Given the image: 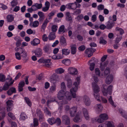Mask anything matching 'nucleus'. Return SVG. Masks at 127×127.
Returning <instances> with one entry per match:
<instances>
[{
	"label": "nucleus",
	"instance_id": "obj_1",
	"mask_svg": "<svg viewBox=\"0 0 127 127\" xmlns=\"http://www.w3.org/2000/svg\"><path fill=\"white\" fill-rule=\"evenodd\" d=\"M57 97L59 99L62 100L61 102L58 103L59 106V109L60 110V112H61L63 105L67 104L68 103L67 100H71L72 97L70 93L69 92L67 91L65 92V91L61 90L58 92Z\"/></svg>",
	"mask_w": 127,
	"mask_h": 127
},
{
	"label": "nucleus",
	"instance_id": "obj_2",
	"mask_svg": "<svg viewBox=\"0 0 127 127\" xmlns=\"http://www.w3.org/2000/svg\"><path fill=\"white\" fill-rule=\"evenodd\" d=\"M92 79L94 80L92 83V86L94 94V95L95 99L97 101H100L99 95L98 92L99 91V88L97 84L98 81V79L96 75H95L92 77Z\"/></svg>",
	"mask_w": 127,
	"mask_h": 127
},
{
	"label": "nucleus",
	"instance_id": "obj_3",
	"mask_svg": "<svg viewBox=\"0 0 127 127\" xmlns=\"http://www.w3.org/2000/svg\"><path fill=\"white\" fill-rule=\"evenodd\" d=\"M80 77H77L76 78L75 81L72 85V88L70 89V93L73 98H75L76 97V92L77 91L78 86L80 84Z\"/></svg>",
	"mask_w": 127,
	"mask_h": 127
},
{
	"label": "nucleus",
	"instance_id": "obj_4",
	"mask_svg": "<svg viewBox=\"0 0 127 127\" xmlns=\"http://www.w3.org/2000/svg\"><path fill=\"white\" fill-rule=\"evenodd\" d=\"M110 68L107 67L104 71L105 76H107L106 79V83L108 84H110L111 82V75H110Z\"/></svg>",
	"mask_w": 127,
	"mask_h": 127
},
{
	"label": "nucleus",
	"instance_id": "obj_5",
	"mask_svg": "<svg viewBox=\"0 0 127 127\" xmlns=\"http://www.w3.org/2000/svg\"><path fill=\"white\" fill-rule=\"evenodd\" d=\"M99 118L97 120L96 118H93L92 120H95L99 123H102L103 122L104 120H107L108 117V115L106 114H102L100 115L99 116Z\"/></svg>",
	"mask_w": 127,
	"mask_h": 127
},
{
	"label": "nucleus",
	"instance_id": "obj_6",
	"mask_svg": "<svg viewBox=\"0 0 127 127\" xmlns=\"http://www.w3.org/2000/svg\"><path fill=\"white\" fill-rule=\"evenodd\" d=\"M103 89L102 91L103 95L105 96H107L108 94L109 95L111 94V85H110L107 88V90L105 89L107 88V86L105 85H103Z\"/></svg>",
	"mask_w": 127,
	"mask_h": 127
},
{
	"label": "nucleus",
	"instance_id": "obj_7",
	"mask_svg": "<svg viewBox=\"0 0 127 127\" xmlns=\"http://www.w3.org/2000/svg\"><path fill=\"white\" fill-rule=\"evenodd\" d=\"M36 114L38 116L39 120L40 122L44 121L45 120L44 114L42 113L41 110L37 109L36 110Z\"/></svg>",
	"mask_w": 127,
	"mask_h": 127
},
{
	"label": "nucleus",
	"instance_id": "obj_8",
	"mask_svg": "<svg viewBox=\"0 0 127 127\" xmlns=\"http://www.w3.org/2000/svg\"><path fill=\"white\" fill-rule=\"evenodd\" d=\"M95 51V49L92 48H90L87 49L85 51L86 54L88 55L89 57H91L93 55V53Z\"/></svg>",
	"mask_w": 127,
	"mask_h": 127
},
{
	"label": "nucleus",
	"instance_id": "obj_9",
	"mask_svg": "<svg viewBox=\"0 0 127 127\" xmlns=\"http://www.w3.org/2000/svg\"><path fill=\"white\" fill-rule=\"evenodd\" d=\"M62 121L63 123L66 125L70 124V121L68 117L66 115H64L62 117Z\"/></svg>",
	"mask_w": 127,
	"mask_h": 127
},
{
	"label": "nucleus",
	"instance_id": "obj_10",
	"mask_svg": "<svg viewBox=\"0 0 127 127\" xmlns=\"http://www.w3.org/2000/svg\"><path fill=\"white\" fill-rule=\"evenodd\" d=\"M68 72L70 74L74 75L77 74L78 72L76 68L73 67H70L68 68Z\"/></svg>",
	"mask_w": 127,
	"mask_h": 127
},
{
	"label": "nucleus",
	"instance_id": "obj_11",
	"mask_svg": "<svg viewBox=\"0 0 127 127\" xmlns=\"http://www.w3.org/2000/svg\"><path fill=\"white\" fill-rule=\"evenodd\" d=\"M83 100L85 104L87 106H89L91 104V101L89 97L87 95H85L83 97Z\"/></svg>",
	"mask_w": 127,
	"mask_h": 127
},
{
	"label": "nucleus",
	"instance_id": "obj_12",
	"mask_svg": "<svg viewBox=\"0 0 127 127\" xmlns=\"http://www.w3.org/2000/svg\"><path fill=\"white\" fill-rule=\"evenodd\" d=\"M77 108L76 107L73 106L70 109V113L71 117H74L76 114Z\"/></svg>",
	"mask_w": 127,
	"mask_h": 127
},
{
	"label": "nucleus",
	"instance_id": "obj_13",
	"mask_svg": "<svg viewBox=\"0 0 127 127\" xmlns=\"http://www.w3.org/2000/svg\"><path fill=\"white\" fill-rule=\"evenodd\" d=\"M34 53L36 56L37 57H41L42 54V49L39 48H36Z\"/></svg>",
	"mask_w": 127,
	"mask_h": 127
},
{
	"label": "nucleus",
	"instance_id": "obj_14",
	"mask_svg": "<svg viewBox=\"0 0 127 127\" xmlns=\"http://www.w3.org/2000/svg\"><path fill=\"white\" fill-rule=\"evenodd\" d=\"M13 102L12 101L9 100L7 101L6 102L7 105L6 108L7 111H10L12 110V107L13 106Z\"/></svg>",
	"mask_w": 127,
	"mask_h": 127
},
{
	"label": "nucleus",
	"instance_id": "obj_15",
	"mask_svg": "<svg viewBox=\"0 0 127 127\" xmlns=\"http://www.w3.org/2000/svg\"><path fill=\"white\" fill-rule=\"evenodd\" d=\"M83 113L85 118L87 120H88L89 119V115L88 111L86 108H84L82 109Z\"/></svg>",
	"mask_w": 127,
	"mask_h": 127
},
{
	"label": "nucleus",
	"instance_id": "obj_16",
	"mask_svg": "<svg viewBox=\"0 0 127 127\" xmlns=\"http://www.w3.org/2000/svg\"><path fill=\"white\" fill-rule=\"evenodd\" d=\"M45 6L42 7V10L44 12L47 11L49 9L50 7V3L48 1H46L45 2Z\"/></svg>",
	"mask_w": 127,
	"mask_h": 127
},
{
	"label": "nucleus",
	"instance_id": "obj_17",
	"mask_svg": "<svg viewBox=\"0 0 127 127\" xmlns=\"http://www.w3.org/2000/svg\"><path fill=\"white\" fill-rule=\"evenodd\" d=\"M103 108L102 106L100 104H97L95 106V108L97 113H98L101 111Z\"/></svg>",
	"mask_w": 127,
	"mask_h": 127
},
{
	"label": "nucleus",
	"instance_id": "obj_18",
	"mask_svg": "<svg viewBox=\"0 0 127 127\" xmlns=\"http://www.w3.org/2000/svg\"><path fill=\"white\" fill-rule=\"evenodd\" d=\"M42 6V3H35L34 5H32V7L35 11L41 8Z\"/></svg>",
	"mask_w": 127,
	"mask_h": 127
},
{
	"label": "nucleus",
	"instance_id": "obj_19",
	"mask_svg": "<svg viewBox=\"0 0 127 127\" xmlns=\"http://www.w3.org/2000/svg\"><path fill=\"white\" fill-rule=\"evenodd\" d=\"M81 114V112L80 111H79L77 113L76 116L73 119V121L75 122H78L81 121L80 118Z\"/></svg>",
	"mask_w": 127,
	"mask_h": 127
},
{
	"label": "nucleus",
	"instance_id": "obj_20",
	"mask_svg": "<svg viewBox=\"0 0 127 127\" xmlns=\"http://www.w3.org/2000/svg\"><path fill=\"white\" fill-rule=\"evenodd\" d=\"M40 43V40L38 38H35L31 42V44L33 46L37 45Z\"/></svg>",
	"mask_w": 127,
	"mask_h": 127
},
{
	"label": "nucleus",
	"instance_id": "obj_21",
	"mask_svg": "<svg viewBox=\"0 0 127 127\" xmlns=\"http://www.w3.org/2000/svg\"><path fill=\"white\" fill-rule=\"evenodd\" d=\"M71 53V54L74 55L76 52V48L75 44L72 45L70 46Z\"/></svg>",
	"mask_w": 127,
	"mask_h": 127
},
{
	"label": "nucleus",
	"instance_id": "obj_22",
	"mask_svg": "<svg viewBox=\"0 0 127 127\" xmlns=\"http://www.w3.org/2000/svg\"><path fill=\"white\" fill-rule=\"evenodd\" d=\"M47 18L43 22L41 27V31H44L47 26V23L49 22Z\"/></svg>",
	"mask_w": 127,
	"mask_h": 127
},
{
	"label": "nucleus",
	"instance_id": "obj_23",
	"mask_svg": "<svg viewBox=\"0 0 127 127\" xmlns=\"http://www.w3.org/2000/svg\"><path fill=\"white\" fill-rule=\"evenodd\" d=\"M108 64V62L105 61V62H102L100 64V68L101 71L104 70L105 67L107 66Z\"/></svg>",
	"mask_w": 127,
	"mask_h": 127
},
{
	"label": "nucleus",
	"instance_id": "obj_24",
	"mask_svg": "<svg viewBox=\"0 0 127 127\" xmlns=\"http://www.w3.org/2000/svg\"><path fill=\"white\" fill-rule=\"evenodd\" d=\"M67 6H68V8L69 9H72L75 10L77 8V5L76 3H69L68 4Z\"/></svg>",
	"mask_w": 127,
	"mask_h": 127
},
{
	"label": "nucleus",
	"instance_id": "obj_25",
	"mask_svg": "<svg viewBox=\"0 0 127 127\" xmlns=\"http://www.w3.org/2000/svg\"><path fill=\"white\" fill-rule=\"evenodd\" d=\"M66 20L70 23H71L72 22V18L70 13L69 12H66Z\"/></svg>",
	"mask_w": 127,
	"mask_h": 127
},
{
	"label": "nucleus",
	"instance_id": "obj_26",
	"mask_svg": "<svg viewBox=\"0 0 127 127\" xmlns=\"http://www.w3.org/2000/svg\"><path fill=\"white\" fill-rule=\"evenodd\" d=\"M63 55L66 56L68 55L70 53V50L68 49H63L62 50Z\"/></svg>",
	"mask_w": 127,
	"mask_h": 127
},
{
	"label": "nucleus",
	"instance_id": "obj_27",
	"mask_svg": "<svg viewBox=\"0 0 127 127\" xmlns=\"http://www.w3.org/2000/svg\"><path fill=\"white\" fill-rule=\"evenodd\" d=\"M39 25V22L38 21H36L32 23H30V26L31 27L36 28Z\"/></svg>",
	"mask_w": 127,
	"mask_h": 127
},
{
	"label": "nucleus",
	"instance_id": "obj_28",
	"mask_svg": "<svg viewBox=\"0 0 127 127\" xmlns=\"http://www.w3.org/2000/svg\"><path fill=\"white\" fill-rule=\"evenodd\" d=\"M7 21L8 22H11L14 20V17L12 15H8L6 17Z\"/></svg>",
	"mask_w": 127,
	"mask_h": 127
},
{
	"label": "nucleus",
	"instance_id": "obj_29",
	"mask_svg": "<svg viewBox=\"0 0 127 127\" xmlns=\"http://www.w3.org/2000/svg\"><path fill=\"white\" fill-rule=\"evenodd\" d=\"M43 50L46 53H48L51 51V47L49 45L47 44L43 47Z\"/></svg>",
	"mask_w": 127,
	"mask_h": 127
},
{
	"label": "nucleus",
	"instance_id": "obj_30",
	"mask_svg": "<svg viewBox=\"0 0 127 127\" xmlns=\"http://www.w3.org/2000/svg\"><path fill=\"white\" fill-rule=\"evenodd\" d=\"M12 78H7L6 80L5 83L9 85L13 84L14 82V80H12Z\"/></svg>",
	"mask_w": 127,
	"mask_h": 127
},
{
	"label": "nucleus",
	"instance_id": "obj_31",
	"mask_svg": "<svg viewBox=\"0 0 127 127\" xmlns=\"http://www.w3.org/2000/svg\"><path fill=\"white\" fill-rule=\"evenodd\" d=\"M47 121L51 125L55 123V119L54 117L49 118Z\"/></svg>",
	"mask_w": 127,
	"mask_h": 127
},
{
	"label": "nucleus",
	"instance_id": "obj_32",
	"mask_svg": "<svg viewBox=\"0 0 127 127\" xmlns=\"http://www.w3.org/2000/svg\"><path fill=\"white\" fill-rule=\"evenodd\" d=\"M27 117L26 114L24 112H22L20 116V119L22 121H24L27 119Z\"/></svg>",
	"mask_w": 127,
	"mask_h": 127
},
{
	"label": "nucleus",
	"instance_id": "obj_33",
	"mask_svg": "<svg viewBox=\"0 0 127 127\" xmlns=\"http://www.w3.org/2000/svg\"><path fill=\"white\" fill-rule=\"evenodd\" d=\"M56 37L55 33L54 32H51L48 36V39L50 40H52L54 39Z\"/></svg>",
	"mask_w": 127,
	"mask_h": 127
},
{
	"label": "nucleus",
	"instance_id": "obj_34",
	"mask_svg": "<svg viewBox=\"0 0 127 127\" xmlns=\"http://www.w3.org/2000/svg\"><path fill=\"white\" fill-rule=\"evenodd\" d=\"M43 111L44 113L46 115L50 116H51V112L49 110V109L47 107H44V108Z\"/></svg>",
	"mask_w": 127,
	"mask_h": 127
},
{
	"label": "nucleus",
	"instance_id": "obj_35",
	"mask_svg": "<svg viewBox=\"0 0 127 127\" xmlns=\"http://www.w3.org/2000/svg\"><path fill=\"white\" fill-rule=\"evenodd\" d=\"M60 42L62 45L66 46L67 45L65 39L63 36L61 37Z\"/></svg>",
	"mask_w": 127,
	"mask_h": 127
},
{
	"label": "nucleus",
	"instance_id": "obj_36",
	"mask_svg": "<svg viewBox=\"0 0 127 127\" xmlns=\"http://www.w3.org/2000/svg\"><path fill=\"white\" fill-rule=\"evenodd\" d=\"M119 111L122 116L127 119V114L125 111L121 108L119 109Z\"/></svg>",
	"mask_w": 127,
	"mask_h": 127
},
{
	"label": "nucleus",
	"instance_id": "obj_37",
	"mask_svg": "<svg viewBox=\"0 0 127 127\" xmlns=\"http://www.w3.org/2000/svg\"><path fill=\"white\" fill-rule=\"evenodd\" d=\"M56 90V86L55 85L51 86L49 89V92L50 93H53Z\"/></svg>",
	"mask_w": 127,
	"mask_h": 127
},
{
	"label": "nucleus",
	"instance_id": "obj_38",
	"mask_svg": "<svg viewBox=\"0 0 127 127\" xmlns=\"http://www.w3.org/2000/svg\"><path fill=\"white\" fill-rule=\"evenodd\" d=\"M21 50L22 51V52L21 53L22 57H23L24 59L26 60V57H27V54L26 52L24 49H21Z\"/></svg>",
	"mask_w": 127,
	"mask_h": 127
},
{
	"label": "nucleus",
	"instance_id": "obj_39",
	"mask_svg": "<svg viewBox=\"0 0 127 127\" xmlns=\"http://www.w3.org/2000/svg\"><path fill=\"white\" fill-rule=\"evenodd\" d=\"M62 63L67 66L69 65L71 63V61L70 60L64 59L62 61Z\"/></svg>",
	"mask_w": 127,
	"mask_h": 127
},
{
	"label": "nucleus",
	"instance_id": "obj_40",
	"mask_svg": "<svg viewBox=\"0 0 127 127\" xmlns=\"http://www.w3.org/2000/svg\"><path fill=\"white\" fill-rule=\"evenodd\" d=\"M64 71V70L62 68L57 69L55 70V72L58 74H61L63 73Z\"/></svg>",
	"mask_w": 127,
	"mask_h": 127
},
{
	"label": "nucleus",
	"instance_id": "obj_41",
	"mask_svg": "<svg viewBox=\"0 0 127 127\" xmlns=\"http://www.w3.org/2000/svg\"><path fill=\"white\" fill-rule=\"evenodd\" d=\"M58 31L59 33H61L62 32L64 33L65 32L64 26V25H62L60 27Z\"/></svg>",
	"mask_w": 127,
	"mask_h": 127
},
{
	"label": "nucleus",
	"instance_id": "obj_42",
	"mask_svg": "<svg viewBox=\"0 0 127 127\" xmlns=\"http://www.w3.org/2000/svg\"><path fill=\"white\" fill-rule=\"evenodd\" d=\"M72 84V81L70 79H68L67 80V86L69 88L71 87Z\"/></svg>",
	"mask_w": 127,
	"mask_h": 127
},
{
	"label": "nucleus",
	"instance_id": "obj_43",
	"mask_svg": "<svg viewBox=\"0 0 127 127\" xmlns=\"http://www.w3.org/2000/svg\"><path fill=\"white\" fill-rule=\"evenodd\" d=\"M33 126L34 127H36L38 125V120L36 118H34L33 119Z\"/></svg>",
	"mask_w": 127,
	"mask_h": 127
},
{
	"label": "nucleus",
	"instance_id": "obj_44",
	"mask_svg": "<svg viewBox=\"0 0 127 127\" xmlns=\"http://www.w3.org/2000/svg\"><path fill=\"white\" fill-rule=\"evenodd\" d=\"M24 99L28 105L30 107H31L32 106V103L29 98L28 97H25Z\"/></svg>",
	"mask_w": 127,
	"mask_h": 127
},
{
	"label": "nucleus",
	"instance_id": "obj_45",
	"mask_svg": "<svg viewBox=\"0 0 127 127\" xmlns=\"http://www.w3.org/2000/svg\"><path fill=\"white\" fill-rule=\"evenodd\" d=\"M8 115L12 119L15 120L16 119V118L15 115L12 113L9 112L8 113Z\"/></svg>",
	"mask_w": 127,
	"mask_h": 127
},
{
	"label": "nucleus",
	"instance_id": "obj_46",
	"mask_svg": "<svg viewBox=\"0 0 127 127\" xmlns=\"http://www.w3.org/2000/svg\"><path fill=\"white\" fill-rule=\"evenodd\" d=\"M44 63L46 64V66L49 67L50 66V64L51 61V60L50 59H44Z\"/></svg>",
	"mask_w": 127,
	"mask_h": 127
},
{
	"label": "nucleus",
	"instance_id": "obj_47",
	"mask_svg": "<svg viewBox=\"0 0 127 127\" xmlns=\"http://www.w3.org/2000/svg\"><path fill=\"white\" fill-rule=\"evenodd\" d=\"M5 77L4 75L0 74V81L2 82H4L5 80Z\"/></svg>",
	"mask_w": 127,
	"mask_h": 127
},
{
	"label": "nucleus",
	"instance_id": "obj_48",
	"mask_svg": "<svg viewBox=\"0 0 127 127\" xmlns=\"http://www.w3.org/2000/svg\"><path fill=\"white\" fill-rule=\"evenodd\" d=\"M58 28V26L56 25H52L51 28L52 31L53 32H55L57 30Z\"/></svg>",
	"mask_w": 127,
	"mask_h": 127
},
{
	"label": "nucleus",
	"instance_id": "obj_49",
	"mask_svg": "<svg viewBox=\"0 0 127 127\" xmlns=\"http://www.w3.org/2000/svg\"><path fill=\"white\" fill-rule=\"evenodd\" d=\"M103 124H105V127H111V122L110 121H106Z\"/></svg>",
	"mask_w": 127,
	"mask_h": 127
},
{
	"label": "nucleus",
	"instance_id": "obj_50",
	"mask_svg": "<svg viewBox=\"0 0 127 127\" xmlns=\"http://www.w3.org/2000/svg\"><path fill=\"white\" fill-rule=\"evenodd\" d=\"M116 30L117 31H119L121 35L123 34L124 32L123 29L118 27L116 28Z\"/></svg>",
	"mask_w": 127,
	"mask_h": 127
},
{
	"label": "nucleus",
	"instance_id": "obj_51",
	"mask_svg": "<svg viewBox=\"0 0 127 127\" xmlns=\"http://www.w3.org/2000/svg\"><path fill=\"white\" fill-rule=\"evenodd\" d=\"M100 41L99 43L100 44H103L105 45L107 43V41L103 39L102 37H101L100 38Z\"/></svg>",
	"mask_w": 127,
	"mask_h": 127
},
{
	"label": "nucleus",
	"instance_id": "obj_52",
	"mask_svg": "<svg viewBox=\"0 0 127 127\" xmlns=\"http://www.w3.org/2000/svg\"><path fill=\"white\" fill-rule=\"evenodd\" d=\"M11 4L12 7H14L17 5L18 2L16 0H13L11 2Z\"/></svg>",
	"mask_w": 127,
	"mask_h": 127
},
{
	"label": "nucleus",
	"instance_id": "obj_53",
	"mask_svg": "<svg viewBox=\"0 0 127 127\" xmlns=\"http://www.w3.org/2000/svg\"><path fill=\"white\" fill-rule=\"evenodd\" d=\"M95 64L94 63H91L90 64L89 67L90 70L91 71L94 70L95 67Z\"/></svg>",
	"mask_w": 127,
	"mask_h": 127
},
{
	"label": "nucleus",
	"instance_id": "obj_54",
	"mask_svg": "<svg viewBox=\"0 0 127 127\" xmlns=\"http://www.w3.org/2000/svg\"><path fill=\"white\" fill-rule=\"evenodd\" d=\"M122 36L121 35L118 36L115 40V43H118L121 40L122 38Z\"/></svg>",
	"mask_w": 127,
	"mask_h": 127
},
{
	"label": "nucleus",
	"instance_id": "obj_55",
	"mask_svg": "<svg viewBox=\"0 0 127 127\" xmlns=\"http://www.w3.org/2000/svg\"><path fill=\"white\" fill-rule=\"evenodd\" d=\"M9 85L5 83L3 87L2 88V90H6L9 88Z\"/></svg>",
	"mask_w": 127,
	"mask_h": 127
},
{
	"label": "nucleus",
	"instance_id": "obj_56",
	"mask_svg": "<svg viewBox=\"0 0 127 127\" xmlns=\"http://www.w3.org/2000/svg\"><path fill=\"white\" fill-rule=\"evenodd\" d=\"M97 8L99 10H103L104 8V6L102 4H100L97 6Z\"/></svg>",
	"mask_w": 127,
	"mask_h": 127
},
{
	"label": "nucleus",
	"instance_id": "obj_57",
	"mask_svg": "<svg viewBox=\"0 0 127 127\" xmlns=\"http://www.w3.org/2000/svg\"><path fill=\"white\" fill-rule=\"evenodd\" d=\"M48 38L46 34H44L42 36V39L43 40L44 42L47 41L48 40Z\"/></svg>",
	"mask_w": 127,
	"mask_h": 127
},
{
	"label": "nucleus",
	"instance_id": "obj_58",
	"mask_svg": "<svg viewBox=\"0 0 127 127\" xmlns=\"http://www.w3.org/2000/svg\"><path fill=\"white\" fill-rule=\"evenodd\" d=\"M97 20V17L95 15H93L91 17V20L93 22H95Z\"/></svg>",
	"mask_w": 127,
	"mask_h": 127
},
{
	"label": "nucleus",
	"instance_id": "obj_59",
	"mask_svg": "<svg viewBox=\"0 0 127 127\" xmlns=\"http://www.w3.org/2000/svg\"><path fill=\"white\" fill-rule=\"evenodd\" d=\"M55 123H56L58 125H60L61 124V121L59 118H57L56 119H55Z\"/></svg>",
	"mask_w": 127,
	"mask_h": 127
},
{
	"label": "nucleus",
	"instance_id": "obj_60",
	"mask_svg": "<svg viewBox=\"0 0 127 127\" xmlns=\"http://www.w3.org/2000/svg\"><path fill=\"white\" fill-rule=\"evenodd\" d=\"M95 73L96 75L98 76H100V71L99 68H96L95 69Z\"/></svg>",
	"mask_w": 127,
	"mask_h": 127
},
{
	"label": "nucleus",
	"instance_id": "obj_61",
	"mask_svg": "<svg viewBox=\"0 0 127 127\" xmlns=\"http://www.w3.org/2000/svg\"><path fill=\"white\" fill-rule=\"evenodd\" d=\"M15 55L16 59L18 60L21 59V57L20 54L19 53H15Z\"/></svg>",
	"mask_w": 127,
	"mask_h": 127
},
{
	"label": "nucleus",
	"instance_id": "obj_62",
	"mask_svg": "<svg viewBox=\"0 0 127 127\" xmlns=\"http://www.w3.org/2000/svg\"><path fill=\"white\" fill-rule=\"evenodd\" d=\"M61 88L62 89V90H63L65 91V85L64 82H63L61 83Z\"/></svg>",
	"mask_w": 127,
	"mask_h": 127
},
{
	"label": "nucleus",
	"instance_id": "obj_63",
	"mask_svg": "<svg viewBox=\"0 0 127 127\" xmlns=\"http://www.w3.org/2000/svg\"><path fill=\"white\" fill-rule=\"evenodd\" d=\"M50 83L48 82H46L44 84V88L46 89H47L49 87Z\"/></svg>",
	"mask_w": 127,
	"mask_h": 127
},
{
	"label": "nucleus",
	"instance_id": "obj_64",
	"mask_svg": "<svg viewBox=\"0 0 127 127\" xmlns=\"http://www.w3.org/2000/svg\"><path fill=\"white\" fill-rule=\"evenodd\" d=\"M107 55H104L102 57L101 60L102 62H104L107 58Z\"/></svg>",
	"mask_w": 127,
	"mask_h": 127
}]
</instances>
